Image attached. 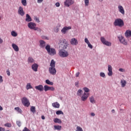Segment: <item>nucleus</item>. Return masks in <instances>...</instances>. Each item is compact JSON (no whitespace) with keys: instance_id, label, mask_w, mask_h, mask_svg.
Wrapping results in <instances>:
<instances>
[{"instance_id":"9d476101","label":"nucleus","mask_w":131,"mask_h":131,"mask_svg":"<svg viewBox=\"0 0 131 131\" xmlns=\"http://www.w3.org/2000/svg\"><path fill=\"white\" fill-rule=\"evenodd\" d=\"M28 27L30 28V29H33L35 30V28H36V24L33 22H30L28 24Z\"/></svg>"},{"instance_id":"de8ad7c7","label":"nucleus","mask_w":131,"mask_h":131,"mask_svg":"<svg viewBox=\"0 0 131 131\" xmlns=\"http://www.w3.org/2000/svg\"><path fill=\"white\" fill-rule=\"evenodd\" d=\"M88 46L90 49H93V45L91 43H88Z\"/></svg>"},{"instance_id":"6e6d98bb","label":"nucleus","mask_w":131,"mask_h":131,"mask_svg":"<svg viewBox=\"0 0 131 131\" xmlns=\"http://www.w3.org/2000/svg\"><path fill=\"white\" fill-rule=\"evenodd\" d=\"M42 2H43V0H37L38 3H42Z\"/></svg>"},{"instance_id":"cd10ccee","label":"nucleus","mask_w":131,"mask_h":131,"mask_svg":"<svg viewBox=\"0 0 131 131\" xmlns=\"http://www.w3.org/2000/svg\"><path fill=\"white\" fill-rule=\"evenodd\" d=\"M28 63H34V59L31 57H29L28 59Z\"/></svg>"},{"instance_id":"f8f14e48","label":"nucleus","mask_w":131,"mask_h":131,"mask_svg":"<svg viewBox=\"0 0 131 131\" xmlns=\"http://www.w3.org/2000/svg\"><path fill=\"white\" fill-rule=\"evenodd\" d=\"M49 71L50 74L52 75H55L56 73H57V71L55 68H49Z\"/></svg>"},{"instance_id":"c9c22d12","label":"nucleus","mask_w":131,"mask_h":131,"mask_svg":"<svg viewBox=\"0 0 131 131\" xmlns=\"http://www.w3.org/2000/svg\"><path fill=\"white\" fill-rule=\"evenodd\" d=\"M82 94V90H79L77 92V96H79V97H81V95Z\"/></svg>"},{"instance_id":"0e129e2a","label":"nucleus","mask_w":131,"mask_h":131,"mask_svg":"<svg viewBox=\"0 0 131 131\" xmlns=\"http://www.w3.org/2000/svg\"><path fill=\"white\" fill-rule=\"evenodd\" d=\"M57 31H59V29H57Z\"/></svg>"},{"instance_id":"9b49d317","label":"nucleus","mask_w":131,"mask_h":131,"mask_svg":"<svg viewBox=\"0 0 131 131\" xmlns=\"http://www.w3.org/2000/svg\"><path fill=\"white\" fill-rule=\"evenodd\" d=\"M44 91L45 92H48V91H51V92H54L55 91V88L53 86H49L48 85L44 86Z\"/></svg>"},{"instance_id":"6ab92c4d","label":"nucleus","mask_w":131,"mask_h":131,"mask_svg":"<svg viewBox=\"0 0 131 131\" xmlns=\"http://www.w3.org/2000/svg\"><path fill=\"white\" fill-rule=\"evenodd\" d=\"M108 76H112V74H113V73L112 72V66L111 65L108 66Z\"/></svg>"},{"instance_id":"e433bc0d","label":"nucleus","mask_w":131,"mask_h":131,"mask_svg":"<svg viewBox=\"0 0 131 131\" xmlns=\"http://www.w3.org/2000/svg\"><path fill=\"white\" fill-rule=\"evenodd\" d=\"M11 35L12 36H13L14 37H16V36H17V35H18V34H17V33H16V32L13 31L11 32Z\"/></svg>"},{"instance_id":"13d9d810","label":"nucleus","mask_w":131,"mask_h":131,"mask_svg":"<svg viewBox=\"0 0 131 131\" xmlns=\"http://www.w3.org/2000/svg\"><path fill=\"white\" fill-rule=\"evenodd\" d=\"M75 86H78V82H76L75 83Z\"/></svg>"},{"instance_id":"20e7f679","label":"nucleus","mask_w":131,"mask_h":131,"mask_svg":"<svg viewBox=\"0 0 131 131\" xmlns=\"http://www.w3.org/2000/svg\"><path fill=\"white\" fill-rule=\"evenodd\" d=\"M114 25L115 26H119V27H122L124 26V22L121 18L116 19L114 22Z\"/></svg>"},{"instance_id":"c03bdc74","label":"nucleus","mask_w":131,"mask_h":131,"mask_svg":"<svg viewBox=\"0 0 131 131\" xmlns=\"http://www.w3.org/2000/svg\"><path fill=\"white\" fill-rule=\"evenodd\" d=\"M85 5L89 6V0H84Z\"/></svg>"},{"instance_id":"e2e57ef3","label":"nucleus","mask_w":131,"mask_h":131,"mask_svg":"<svg viewBox=\"0 0 131 131\" xmlns=\"http://www.w3.org/2000/svg\"><path fill=\"white\" fill-rule=\"evenodd\" d=\"M112 112H113V113H114V112H115V110H112Z\"/></svg>"},{"instance_id":"a18cd8bd","label":"nucleus","mask_w":131,"mask_h":131,"mask_svg":"<svg viewBox=\"0 0 131 131\" xmlns=\"http://www.w3.org/2000/svg\"><path fill=\"white\" fill-rule=\"evenodd\" d=\"M34 20H35V21L36 22H37V23H39V22H40L39 19H38V18H37V17H34Z\"/></svg>"},{"instance_id":"39448f33","label":"nucleus","mask_w":131,"mask_h":131,"mask_svg":"<svg viewBox=\"0 0 131 131\" xmlns=\"http://www.w3.org/2000/svg\"><path fill=\"white\" fill-rule=\"evenodd\" d=\"M21 102L22 104L25 106V107H29V106H30V102L26 97H24L22 98Z\"/></svg>"},{"instance_id":"2f4dec72","label":"nucleus","mask_w":131,"mask_h":131,"mask_svg":"<svg viewBox=\"0 0 131 131\" xmlns=\"http://www.w3.org/2000/svg\"><path fill=\"white\" fill-rule=\"evenodd\" d=\"M30 110L32 113H35V112H36V110H35V107L34 106H31Z\"/></svg>"},{"instance_id":"412c9836","label":"nucleus","mask_w":131,"mask_h":131,"mask_svg":"<svg viewBox=\"0 0 131 131\" xmlns=\"http://www.w3.org/2000/svg\"><path fill=\"white\" fill-rule=\"evenodd\" d=\"M12 47L15 52H19V47L15 43L12 44Z\"/></svg>"},{"instance_id":"58836bf2","label":"nucleus","mask_w":131,"mask_h":131,"mask_svg":"<svg viewBox=\"0 0 131 131\" xmlns=\"http://www.w3.org/2000/svg\"><path fill=\"white\" fill-rule=\"evenodd\" d=\"M4 125L7 127H11V126H12V124H11V123H6Z\"/></svg>"},{"instance_id":"f257e3e1","label":"nucleus","mask_w":131,"mask_h":131,"mask_svg":"<svg viewBox=\"0 0 131 131\" xmlns=\"http://www.w3.org/2000/svg\"><path fill=\"white\" fill-rule=\"evenodd\" d=\"M45 49L47 51V53L49 54V55H50V56H54L56 55V49L53 48H51V46L50 45H47L46 46Z\"/></svg>"},{"instance_id":"6e6552de","label":"nucleus","mask_w":131,"mask_h":131,"mask_svg":"<svg viewBox=\"0 0 131 131\" xmlns=\"http://www.w3.org/2000/svg\"><path fill=\"white\" fill-rule=\"evenodd\" d=\"M118 38L121 43H122V45H124V46H126V45H127V42L125 41V38H124V37L122 36H120L119 37H118Z\"/></svg>"},{"instance_id":"7ed1b4c3","label":"nucleus","mask_w":131,"mask_h":131,"mask_svg":"<svg viewBox=\"0 0 131 131\" xmlns=\"http://www.w3.org/2000/svg\"><path fill=\"white\" fill-rule=\"evenodd\" d=\"M58 55L61 58H67L69 56V53L67 51H65V49H60L58 51Z\"/></svg>"},{"instance_id":"f3484780","label":"nucleus","mask_w":131,"mask_h":131,"mask_svg":"<svg viewBox=\"0 0 131 131\" xmlns=\"http://www.w3.org/2000/svg\"><path fill=\"white\" fill-rule=\"evenodd\" d=\"M40 45H39V47L40 48H41L42 49H45V48H46V41H45L43 40H40L39 41Z\"/></svg>"},{"instance_id":"052dcab7","label":"nucleus","mask_w":131,"mask_h":131,"mask_svg":"<svg viewBox=\"0 0 131 131\" xmlns=\"http://www.w3.org/2000/svg\"><path fill=\"white\" fill-rule=\"evenodd\" d=\"M46 118L45 117V116H41V119L45 120Z\"/></svg>"},{"instance_id":"f704fd0d","label":"nucleus","mask_w":131,"mask_h":131,"mask_svg":"<svg viewBox=\"0 0 131 131\" xmlns=\"http://www.w3.org/2000/svg\"><path fill=\"white\" fill-rule=\"evenodd\" d=\"M83 91H84V93H85V94H90L89 92H90V89L89 88L85 87L83 89Z\"/></svg>"},{"instance_id":"a19ab883","label":"nucleus","mask_w":131,"mask_h":131,"mask_svg":"<svg viewBox=\"0 0 131 131\" xmlns=\"http://www.w3.org/2000/svg\"><path fill=\"white\" fill-rule=\"evenodd\" d=\"M34 30H37V31H38L39 32H41V29L36 27V28H35Z\"/></svg>"},{"instance_id":"864d4df0","label":"nucleus","mask_w":131,"mask_h":131,"mask_svg":"<svg viewBox=\"0 0 131 131\" xmlns=\"http://www.w3.org/2000/svg\"><path fill=\"white\" fill-rule=\"evenodd\" d=\"M5 128L0 127V131H5Z\"/></svg>"},{"instance_id":"ddd939ff","label":"nucleus","mask_w":131,"mask_h":131,"mask_svg":"<svg viewBox=\"0 0 131 131\" xmlns=\"http://www.w3.org/2000/svg\"><path fill=\"white\" fill-rule=\"evenodd\" d=\"M71 45H72V46H76L78 45V41H77V39L75 38H73L71 40Z\"/></svg>"},{"instance_id":"4c0bfd02","label":"nucleus","mask_w":131,"mask_h":131,"mask_svg":"<svg viewBox=\"0 0 131 131\" xmlns=\"http://www.w3.org/2000/svg\"><path fill=\"white\" fill-rule=\"evenodd\" d=\"M57 115H60L61 114H62V115H64V113H63V112H62V111H57L56 112Z\"/></svg>"},{"instance_id":"603ef678","label":"nucleus","mask_w":131,"mask_h":131,"mask_svg":"<svg viewBox=\"0 0 131 131\" xmlns=\"http://www.w3.org/2000/svg\"><path fill=\"white\" fill-rule=\"evenodd\" d=\"M80 73L77 72L76 73V77H78L79 76Z\"/></svg>"},{"instance_id":"4be33fe9","label":"nucleus","mask_w":131,"mask_h":131,"mask_svg":"<svg viewBox=\"0 0 131 131\" xmlns=\"http://www.w3.org/2000/svg\"><path fill=\"white\" fill-rule=\"evenodd\" d=\"M89 100L90 101V102L92 104H96V100H95V97H94V96H92L89 97Z\"/></svg>"},{"instance_id":"3c124183","label":"nucleus","mask_w":131,"mask_h":131,"mask_svg":"<svg viewBox=\"0 0 131 131\" xmlns=\"http://www.w3.org/2000/svg\"><path fill=\"white\" fill-rule=\"evenodd\" d=\"M6 72H7V75H8V76H10V71L7 70Z\"/></svg>"},{"instance_id":"49530a36","label":"nucleus","mask_w":131,"mask_h":131,"mask_svg":"<svg viewBox=\"0 0 131 131\" xmlns=\"http://www.w3.org/2000/svg\"><path fill=\"white\" fill-rule=\"evenodd\" d=\"M84 41L86 43H87V45L90 43V41H89V39L87 38H85L84 39Z\"/></svg>"},{"instance_id":"5fc2aeb1","label":"nucleus","mask_w":131,"mask_h":131,"mask_svg":"<svg viewBox=\"0 0 131 131\" xmlns=\"http://www.w3.org/2000/svg\"><path fill=\"white\" fill-rule=\"evenodd\" d=\"M0 82H3V77L0 76Z\"/></svg>"},{"instance_id":"f03ea898","label":"nucleus","mask_w":131,"mask_h":131,"mask_svg":"<svg viewBox=\"0 0 131 131\" xmlns=\"http://www.w3.org/2000/svg\"><path fill=\"white\" fill-rule=\"evenodd\" d=\"M58 46L60 49L66 50V49H67V46H68V45H67V41H66V39H65L59 40L58 42Z\"/></svg>"},{"instance_id":"c756f323","label":"nucleus","mask_w":131,"mask_h":131,"mask_svg":"<svg viewBox=\"0 0 131 131\" xmlns=\"http://www.w3.org/2000/svg\"><path fill=\"white\" fill-rule=\"evenodd\" d=\"M14 110H16V111H17V112L18 113H22V110H21V108H20L19 107H15Z\"/></svg>"},{"instance_id":"473e14b6","label":"nucleus","mask_w":131,"mask_h":131,"mask_svg":"<svg viewBox=\"0 0 131 131\" xmlns=\"http://www.w3.org/2000/svg\"><path fill=\"white\" fill-rule=\"evenodd\" d=\"M21 4L23 6L26 7L27 6V1L26 0H21Z\"/></svg>"},{"instance_id":"a211bd4d","label":"nucleus","mask_w":131,"mask_h":131,"mask_svg":"<svg viewBox=\"0 0 131 131\" xmlns=\"http://www.w3.org/2000/svg\"><path fill=\"white\" fill-rule=\"evenodd\" d=\"M118 8L120 13L122 15H124L125 13H124V9L123 8V7H122V6L121 5H119Z\"/></svg>"},{"instance_id":"a878e982","label":"nucleus","mask_w":131,"mask_h":131,"mask_svg":"<svg viewBox=\"0 0 131 131\" xmlns=\"http://www.w3.org/2000/svg\"><path fill=\"white\" fill-rule=\"evenodd\" d=\"M120 83L122 88H124V86L126 85V81H125V80H121Z\"/></svg>"},{"instance_id":"5701e85b","label":"nucleus","mask_w":131,"mask_h":131,"mask_svg":"<svg viewBox=\"0 0 131 131\" xmlns=\"http://www.w3.org/2000/svg\"><path fill=\"white\" fill-rule=\"evenodd\" d=\"M52 106L54 107V108H60V104L58 102H54L52 104Z\"/></svg>"},{"instance_id":"bb28decb","label":"nucleus","mask_w":131,"mask_h":131,"mask_svg":"<svg viewBox=\"0 0 131 131\" xmlns=\"http://www.w3.org/2000/svg\"><path fill=\"white\" fill-rule=\"evenodd\" d=\"M53 121L55 122V123H62V121H61V119L58 118L54 119Z\"/></svg>"},{"instance_id":"0eeeda50","label":"nucleus","mask_w":131,"mask_h":131,"mask_svg":"<svg viewBox=\"0 0 131 131\" xmlns=\"http://www.w3.org/2000/svg\"><path fill=\"white\" fill-rule=\"evenodd\" d=\"M89 97H90V93H84L81 96V100L83 102H85V100H88Z\"/></svg>"},{"instance_id":"423d86ee","label":"nucleus","mask_w":131,"mask_h":131,"mask_svg":"<svg viewBox=\"0 0 131 131\" xmlns=\"http://www.w3.org/2000/svg\"><path fill=\"white\" fill-rule=\"evenodd\" d=\"M100 40L103 44L105 45V46H107V47H111L112 45L111 42L106 41L104 37H101L100 38Z\"/></svg>"},{"instance_id":"dca6fc26","label":"nucleus","mask_w":131,"mask_h":131,"mask_svg":"<svg viewBox=\"0 0 131 131\" xmlns=\"http://www.w3.org/2000/svg\"><path fill=\"white\" fill-rule=\"evenodd\" d=\"M31 68L33 71H35V72H37V69H38V64L37 63H34L32 65Z\"/></svg>"},{"instance_id":"2eb2a0df","label":"nucleus","mask_w":131,"mask_h":131,"mask_svg":"<svg viewBox=\"0 0 131 131\" xmlns=\"http://www.w3.org/2000/svg\"><path fill=\"white\" fill-rule=\"evenodd\" d=\"M70 29H71V27H64L61 30V32L63 34H66V32H67L68 30H70Z\"/></svg>"},{"instance_id":"8fccbe9b","label":"nucleus","mask_w":131,"mask_h":131,"mask_svg":"<svg viewBox=\"0 0 131 131\" xmlns=\"http://www.w3.org/2000/svg\"><path fill=\"white\" fill-rule=\"evenodd\" d=\"M119 71H120V72H124V69H119Z\"/></svg>"},{"instance_id":"7c9ffc66","label":"nucleus","mask_w":131,"mask_h":131,"mask_svg":"<svg viewBox=\"0 0 131 131\" xmlns=\"http://www.w3.org/2000/svg\"><path fill=\"white\" fill-rule=\"evenodd\" d=\"M46 83H47V84H49V85H53L54 84V83L51 82L49 79L46 80Z\"/></svg>"},{"instance_id":"393cba45","label":"nucleus","mask_w":131,"mask_h":131,"mask_svg":"<svg viewBox=\"0 0 131 131\" xmlns=\"http://www.w3.org/2000/svg\"><path fill=\"white\" fill-rule=\"evenodd\" d=\"M50 66H51V68H55V67L56 66V62H55V60H54V59H52L51 60V63H50Z\"/></svg>"},{"instance_id":"aec40b11","label":"nucleus","mask_w":131,"mask_h":131,"mask_svg":"<svg viewBox=\"0 0 131 131\" xmlns=\"http://www.w3.org/2000/svg\"><path fill=\"white\" fill-rule=\"evenodd\" d=\"M35 89L37 91H39V92H42L43 91V86H42V85L35 86Z\"/></svg>"},{"instance_id":"09e8293b","label":"nucleus","mask_w":131,"mask_h":131,"mask_svg":"<svg viewBox=\"0 0 131 131\" xmlns=\"http://www.w3.org/2000/svg\"><path fill=\"white\" fill-rule=\"evenodd\" d=\"M56 7H60V3L59 2H57L55 4Z\"/></svg>"},{"instance_id":"37998d69","label":"nucleus","mask_w":131,"mask_h":131,"mask_svg":"<svg viewBox=\"0 0 131 131\" xmlns=\"http://www.w3.org/2000/svg\"><path fill=\"white\" fill-rule=\"evenodd\" d=\"M16 124L18 125V126H19V127H20V126H21V122L19 121H16Z\"/></svg>"},{"instance_id":"1a4fd4ad","label":"nucleus","mask_w":131,"mask_h":131,"mask_svg":"<svg viewBox=\"0 0 131 131\" xmlns=\"http://www.w3.org/2000/svg\"><path fill=\"white\" fill-rule=\"evenodd\" d=\"M64 4L66 7H70V6L74 4V1L73 0H66Z\"/></svg>"},{"instance_id":"680f3d73","label":"nucleus","mask_w":131,"mask_h":131,"mask_svg":"<svg viewBox=\"0 0 131 131\" xmlns=\"http://www.w3.org/2000/svg\"><path fill=\"white\" fill-rule=\"evenodd\" d=\"M0 43H3V39L0 38Z\"/></svg>"},{"instance_id":"b1692460","label":"nucleus","mask_w":131,"mask_h":131,"mask_svg":"<svg viewBox=\"0 0 131 131\" xmlns=\"http://www.w3.org/2000/svg\"><path fill=\"white\" fill-rule=\"evenodd\" d=\"M32 20V19H31V17H30V15H29V14H27L26 15V21L27 22H30Z\"/></svg>"},{"instance_id":"72a5a7b5","label":"nucleus","mask_w":131,"mask_h":131,"mask_svg":"<svg viewBox=\"0 0 131 131\" xmlns=\"http://www.w3.org/2000/svg\"><path fill=\"white\" fill-rule=\"evenodd\" d=\"M30 89H33L32 86H31V84H30V83H27L26 85V89L30 90Z\"/></svg>"},{"instance_id":"4d7b16f0","label":"nucleus","mask_w":131,"mask_h":131,"mask_svg":"<svg viewBox=\"0 0 131 131\" xmlns=\"http://www.w3.org/2000/svg\"><path fill=\"white\" fill-rule=\"evenodd\" d=\"M91 116L94 117V116H95L96 115H95V113H91Z\"/></svg>"},{"instance_id":"79ce46f5","label":"nucleus","mask_w":131,"mask_h":131,"mask_svg":"<svg viewBox=\"0 0 131 131\" xmlns=\"http://www.w3.org/2000/svg\"><path fill=\"white\" fill-rule=\"evenodd\" d=\"M100 76H101V77H105L106 76L105 75V73L101 72L100 74Z\"/></svg>"},{"instance_id":"c85d7f7f","label":"nucleus","mask_w":131,"mask_h":131,"mask_svg":"<svg viewBox=\"0 0 131 131\" xmlns=\"http://www.w3.org/2000/svg\"><path fill=\"white\" fill-rule=\"evenodd\" d=\"M54 127L55 129H57V130H61L62 129V126L60 125H54Z\"/></svg>"},{"instance_id":"ea45409f","label":"nucleus","mask_w":131,"mask_h":131,"mask_svg":"<svg viewBox=\"0 0 131 131\" xmlns=\"http://www.w3.org/2000/svg\"><path fill=\"white\" fill-rule=\"evenodd\" d=\"M41 38H42V39H47V40H49V37L46 36H41Z\"/></svg>"},{"instance_id":"bf43d9fd","label":"nucleus","mask_w":131,"mask_h":131,"mask_svg":"<svg viewBox=\"0 0 131 131\" xmlns=\"http://www.w3.org/2000/svg\"><path fill=\"white\" fill-rule=\"evenodd\" d=\"M2 110H4V108H3V107L0 105V111H2Z\"/></svg>"},{"instance_id":"4468645a","label":"nucleus","mask_w":131,"mask_h":131,"mask_svg":"<svg viewBox=\"0 0 131 131\" xmlns=\"http://www.w3.org/2000/svg\"><path fill=\"white\" fill-rule=\"evenodd\" d=\"M18 13L19 15H20V16H23L24 15H25V12H24V10H23V7H19L18 10Z\"/></svg>"}]
</instances>
